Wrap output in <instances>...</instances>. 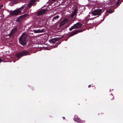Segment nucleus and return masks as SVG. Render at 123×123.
Masks as SVG:
<instances>
[{
	"mask_svg": "<svg viewBox=\"0 0 123 123\" xmlns=\"http://www.w3.org/2000/svg\"><path fill=\"white\" fill-rule=\"evenodd\" d=\"M23 6H22L21 8L19 9L15 10L13 11H11L10 12V13L12 15H16L20 14L23 10Z\"/></svg>",
	"mask_w": 123,
	"mask_h": 123,
	"instance_id": "f257e3e1",
	"label": "nucleus"
},
{
	"mask_svg": "<svg viewBox=\"0 0 123 123\" xmlns=\"http://www.w3.org/2000/svg\"><path fill=\"white\" fill-rule=\"evenodd\" d=\"M82 25L79 22H78L76 24H75L74 25L72 26L69 29L70 31H71L73 29L76 28H79L81 27Z\"/></svg>",
	"mask_w": 123,
	"mask_h": 123,
	"instance_id": "f03ea898",
	"label": "nucleus"
},
{
	"mask_svg": "<svg viewBox=\"0 0 123 123\" xmlns=\"http://www.w3.org/2000/svg\"><path fill=\"white\" fill-rule=\"evenodd\" d=\"M102 10L101 9H98L94 10L92 14L94 15H100L101 13Z\"/></svg>",
	"mask_w": 123,
	"mask_h": 123,
	"instance_id": "7ed1b4c3",
	"label": "nucleus"
},
{
	"mask_svg": "<svg viewBox=\"0 0 123 123\" xmlns=\"http://www.w3.org/2000/svg\"><path fill=\"white\" fill-rule=\"evenodd\" d=\"M74 120L75 121L78 123H84L85 122V121H83L81 120L80 118L78 117V116L76 115L74 116Z\"/></svg>",
	"mask_w": 123,
	"mask_h": 123,
	"instance_id": "20e7f679",
	"label": "nucleus"
},
{
	"mask_svg": "<svg viewBox=\"0 0 123 123\" xmlns=\"http://www.w3.org/2000/svg\"><path fill=\"white\" fill-rule=\"evenodd\" d=\"M23 55V52L17 53L14 59L16 60H18Z\"/></svg>",
	"mask_w": 123,
	"mask_h": 123,
	"instance_id": "39448f33",
	"label": "nucleus"
},
{
	"mask_svg": "<svg viewBox=\"0 0 123 123\" xmlns=\"http://www.w3.org/2000/svg\"><path fill=\"white\" fill-rule=\"evenodd\" d=\"M83 31L82 30H77L76 31H72L69 35V37H72L74 35L77 34L78 33L80 32H82Z\"/></svg>",
	"mask_w": 123,
	"mask_h": 123,
	"instance_id": "423d86ee",
	"label": "nucleus"
},
{
	"mask_svg": "<svg viewBox=\"0 0 123 123\" xmlns=\"http://www.w3.org/2000/svg\"><path fill=\"white\" fill-rule=\"evenodd\" d=\"M28 35L27 34L24 33V45H26L28 42Z\"/></svg>",
	"mask_w": 123,
	"mask_h": 123,
	"instance_id": "0eeeda50",
	"label": "nucleus"
},
{
	"mask_svg": "<svg viewBox=\"0 0 123 123\" xmlns=\"http://www.w3.org/2000/svg\"><path fill=\"white\" fill-rule=\"evenodd\" d=\"M60 39L59 38H54L53 39H51L49 40V41L51 43H52L53 44H55L57 43L56 42Z\"/></svg>",
	"mask_w": 123,
	"mask_h": 123,
	"instance_id": "6e6552de",
	"label": "nucleus"
},
{
	"mask_svg": "<svg viewBox=\"0 0 123 123\" xmlns=\"http://www.w3.org/2000/svg\"><path fill=\"white\" fill-rule=\"evenodd\" d=\"M46 10L45 9L41 10L38 11L37 13V15L38 16H40L43 15L46 12Z\"/></svg>",
	"mask_w": 123,
	"mask_h": 123,
	"instance_id": "1a4fd4ad",
	"label": "nucleus"
},
{
	"mask_svg": "<svg viewBox=\"0 0 123 123\" xmlns=\"http://www.w3.org/2000/svg\"><path fill=\"white\" fill-rule=\"evenodd\" d=\"M36 1H38V0H31L30 2V3L28 5V7L29 8H30L33 5V4Z\"/></svg>",
	"mask_w": 123,
	"mask_h": 123,
	"instance_id": "9d476101",
	"label": "nucleus"
},
{
	"mask_svg": "<svg viewBox=\"0 0 123 123\" xmlns=\"http://www.w3.org/2000/svg\"><path fill=\"white\" fill-rule=\"evenodd\" d=\"M67 22V19H64L61 22L59 25L60 27H62L66 24Z\"/></svg>",
	"mask_w": 123,
	"mask_h": 123,
	"instance_id": "9b49d317",
	"label": "nucleus"
},
{
	"mask_svg": "<svg viewBox=\"0 0 123 123\" xmlns=\"http://www.w3.org/2000/svg\"><path fill=\"white\" fill-rule=\"evenodd\" d=\"M19 42L21 44L23 45V33L22 34L20 37L19 38Z\"/></svg>",
	"mask_w": 123,
	"mask_h": 123,
	"instance_id": "f8f14e48",
	"label": "nucleus"
},
{
	"mask_svg": "<svg viewBox=\"0 0 123 123\" xmlns=\"http://www.w3.org/2000/svg\"><path fill=\"white\" fill-rule=\"evenodd\" d=\"M60 18V16L58 15H57L53 17V19H52V21H55Z\"/></svg>",
	"mask_w": 123,
	"mask_h": 123,
	"instance_id": "ddd939ff",
	"label": "nucleus"
},
{
	"mask_svg": "<svg viewBox=\"0 0 123 123\" xmlns=\"http://www.w3.org/2000/svg\"><path fill=\"white\" fill-rule=\"evenodd\" d=\"M31 54V53L28 51H24V56L27 55H30Z\"/></svg>",
	"mask_w": 123,
	"mask_h": 123,
	"instance_id": "4468645a",
	"label": "nucleus"
},
{
	"mask_svg": "<svg viewBox=\"0 0 123 123\" xmlns=\"http://www.w3.org/2000/svg\"><path fill=\"white\" fill-rule=\"evenodd\" d=\"M23 19V15H22L21 16L19 17V18L18 19V21L21 22L22 20Z\"/></svg>",
	"mask_w": 123,
	"mask_h": 123,
	"instance_id": "2eb2a0df",
	"label": "nucleus"
},
{
	"mask_svg": "<svg viewBox=\"0 0 123 123\" xmlns=\"http://www.w3.org/2000/svg\"><path fill=\"white\" fill-rule=\"evenodd\" d=\"M16 31V29H15L11 31V32H10V34L11 36L12 35H14Z\"/></svg>",
	"mask_w": 123,
	"mask_h": 123,
	"instance_id": "dca6fc26",
	"label": "nucleus"
},
{
	"mask_svg": "<svg viewBox=\"0 0 123 123\" xmlns=\"http://www.w3.org/2000/svg\"><path fill=\"white\" fill-rule=\"evenodd\" d=\"M41 22L40 19H38L37 20L36 23V24L39 25L40 24Z\"/></svg>",
	"mask_w": 123,
	"mask_h": 123,
	"instance_id": "f3484780",
	"label": "nucleus"
},
{
	"mask_svg": "<svg viewBox=\"0 0 123 123\" xmlns=\"http://www.w3.org/2000/svg\"><path fill=\"white\" fill-rule=\"evenodd\" d=\"M114 97L112 94H111L109 96V99L112 100L114 98Z\"/></svg>",
	"mask_w": 123,
	"mask_h": 123,
	"instance_id": "a211bd4d",
	"label": "nucleus"
},
{
	"mask_svg": "<svg viewBox=\"0 0 123 123\" xmlns=\"http://www.w3.org/2000/svg\"><path fill=\"white\" fill-rule=\"evenodd\" d=\"M29 16V15L28 13L24 14V19L27 18Z\"/></svg>",
	"mask_w": 123,
	"mask_h": 123,
	"instance_id": "6ab92c4d",
	"label": "nucleus"
},
{
	"mask_svg": "<svg viewBox=\"0 0 123 123\" xmlns=\"http://www.w3.org/2000/svg\"><path fill=\"white\" fill-rule=\"evenodd\" d=\"M114 10H113V11H112L111 9H110L108 10H107L106 12L107 13H111L112 12H114Z\"/></svg>",
	"mask_w": 123,
	"mask_h": 123,
	"instance_id": "aec40b11",
	"label": "nucleus"
},
{
	"mask_svg": "<svg viewBox=\"0 0 123 123\" xmlns=\"http://www.w3.org/2000/svg\"><path fill=\"white\" fill-rule=\"evenodd\" d=\"M45 29H39V33H43V32L45 31Z\"/></svg>",
	"mask_w": 123,
	"mask_h": 123,
	"instance_id": "412c9836",
	"label": "nucleus"
},
{
	"mask_svg": "<svg viewBox=\"0 0 123 123\" xmlns=\"http://www.w3.org/2000/svg\"><path fill=\"white\" fill-rule=\"evenodd\" d=\"M90 20L89 18V16H87L85 20L86 21H88V20Z\"/></svg>",
	"mask_w": 123,
	"mask_h": 123,
	"instance_id": "4be33fe9",
	"label": "nucleus"
},
{
	"mask_svg": "<svg viewBox=\"0 0 123 123\" xmlns=\"http://www.w3.org/2000/svg\"><path fill=\"white\" fill-rule=\"evenodd\" d=\"M33 31L35 33H39V29L38 30H33Z\"/></svg>",
	"mask_w": 123,
	"mask_h": 123,
	"instance_id": "5701e85b",
	"label": "nucleus"
},
{
	"mask_svg": "<svg viewBox=\"0 0 123 123\" xmlns=\"http://www.w3.org/2000/svg\"><path fill=\"white\" fill-rule=\"evenodd\" d=\"M11 36V35L10 34H8V35H6L5 37V38H10Z\"/></svg>",
	"mask_w": 123,
	"mask_h": 123,
	"instance_id": "b1692460",
	"label": "nucleus"
},
{
	"mask_svg": "<svg viewBox=\"0 0 123 123\" xmlns=\"http://www.w3.org/2000/svg\"><path fill=\"white\" fill-rule=\"evenodd\" d=\"M76 14L74 13L73 12L71 15V17L72 18H73L75 16V15Z\"/></svg>",
	"mask_w": 123,
	"mask_h": 123,
	"instance_id": "393cba45",
	"label": "nucleus"
},
{
	"mask_svg": "<svg viewBox=\"0 0 123 123\" xmlns=\"http://www.w3.org/2000/svg\"><path fill=\"white\" fill-rule=\"evenodd\" d=\"M123 2V0H120V2L119 4L117 5H116L117 7H118V6H119L120 4L122 2Z\"/></svg>",
	"mask_w": 123,
	"mask_h": 123,
	"instance_id": "a878e982",
	"label": "nucleus"
},
{
	"mask_svg": "<svg viewBox=\"0 0 123 123\" xmlns=\"http://www.w3.org/2000/svg\"><path fill=\"white\" fill-rule=\"evenodd\" d=\"M77 9L76 8H75L74 10V12H73L75 13V14H76V12H77Z\"/></svg>",
	"mask_w": 123,
	"mask_h": 123,
	"instance_id": "bb28decb",
	"label": "nucleus"
},
{
	"mask_svg": "<svg viewBox=\"0 0 123 123\" xmlns=\"http://www.w3.org/2000/svg\"><path fill=\"white\" fill-rule=\"evenodd\" d=\"M16 0H13V3H14L16 2Z\"/></svg>",
	"mask_w": 123,
	"mask_h": 123,
	"instance_id": "cd10ccee",
	"label": "nucleus"
},
{
	"mask_svg": "<svg viewBox=\"0 0 123 123\" xmlns=\"http://www.w3.org/2000/svg\"><path fill=\"white\" fill-rule=\"evenodd\" d=\"M3 5H1L0 6V8H2V7H3Z\"/></svg>",
	"mask_w": 123,
	"mask_h": 123,
	"instance_id": "c85d7f7f",
	"label": "nucleus"
},
{
	"mask_svg": "<svg viewBox=\"0 0 123 123\" xmlns=\"http://www.w3.org/2000/svg\"><path fill=\"white\" fill-rule=\"evenodd\" d=\"M90 86H91V85H89L88 86V87H90Z\"/></svg>",
	"mask_w": 123,
	"mask_h": 123,
	"instance_id": "c756f323",
	"label": "nucleus"
},
{
	"mask_svg": "<svg viewBox=\"0 0 123 123\" xmlns=\"http://www.w3.org/2000/svg\"><path fill=\"white\" fill-rule=\"evenodd\" d=\"M0 62L2 60H1V58L0 59Z\"/></svg>",
	"mask_w": 123,
	"mask_h": 123,
	"instance_id": "7c9ffc66",
	"label": "nucleus"
},
{
	"mask_svg": "<svg viewBox=\"0 0 123 123\" xmlns=\"http://www.w3.org/2000/svg\"><path fill=\"white\" fill-rule=\"evenodd\" d=\"M62 118H63L64 119H65V118L64 117H62Z\"/></svg>",
	"mask_w": 123,
	"mask_h": 123,
	"instance_id": "2f4dec72",
	"label": "nucleus"
},
{
	"mask_svg": "<svg viewBox=\"0 0 123 123\" xmlns=\"http://www.w3.org/2000/svg\"><path fill=\"white\" fill-rule=\"evenodd\" d=\"M15 61H13V62H14Z\"/></svg>",
	"mask_w": 123,
	"mask_h": 123,
	"instance_id": "473e14b6",
	"label": "nucleus"
}]
</instances>
